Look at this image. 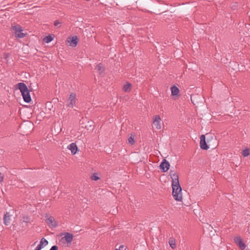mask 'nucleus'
Instances as JSON below:
<instances>
[{
	"label": "nucleus",
	"mask_w": 250,
	"mask_h": 250,
	"mask_svg": "<svg viewBox=\"0 0 250 250\" xmlns=\"http://www.w3.org/2000/svg\"><path fill=\"white\" fill-rule=\"evenodd\" d=\"M172 195L176 201H181L182 200V188L179 181L172 182Z\"/></svg>",
	"instance_id": "f257e3e1"
},
{
	"label": "nucleus",
	"mask_w": 250,
	"mask_h": 250,
	"mask_svg": "<svg viewBox=\"0 0 250 250\" xmlns=\"http://www.w3.org/2000/svg\"><path fill=\"white\" fill-rule=\"evenodd\" d=\"M17 86L21 93L24 101L27 103H30L31 101V98L26 85L23 83H20Z\"/></svg>",
	"instance_id": "f03ea898"
},
{
	"label": "nucleus",
	"mask_w": 250,
	"mask_h": 250,
	"mask_svg": "<svg viewBox=\"0 0 250 250\" xmlns=\"http://www.w3.org/2000/svg\"><path fill=\"white\" fill-rule=\"evenodd\" d=\"M62 235H63L61 239L60 242L63 245H68L71 244L73 238L72 234L69 232H65Z\"/></svg>",
	"instance_id": "7ed1b4c3"
},
{
	"label": "nucleus",
	"mask_w": 250,
	"mask_h": 250,
	"mask_svg": "<svg viewBox=\"0 0 250 250\" xmlns=\"http://www.w3.org/2000/svg\"><path fill=\"white\" fill-rule=\"evenodd\" d=\"M45 217L46 218V222L49 227L55 228L58 226L57 222L53 216L46 214L45 215Z\"/></svg>",
	"instance_id": "20e7f679"
},
{
	"label": "nucleus",
	"mask_w": 250,
	"mask_h": 250,
	"mask_svg": "<svg viewBox=\"0 0 250 250\" xmlns=\"http://www.w3.org/2000/svg\"><path fill=\"white\" fill-rule=\"evenodd\" d=\"M234 242L239 247L241 250H244L246 248V245L244 243L242 238L240 236L235 237L234 239Z\"/></svg>",
	"instance_id": "39448f33"
},
{
	"label": "nucleus",
	"mask_w": 250,
	"mask_h": 250,
	"mask_svg": "<svg viewBox=\"0 0 250 250\" xmlns=\"http://www.w3.org/2000/svg\"><path fill=\"white\" fill-rule=\"evenodd\" d=\"M76 94L72 93L67 100V106L73 108L76 104Z\"/></svg>",
	"instance_id": "423d86ee"
},
{
	"label": "nucleus",
	"mask_w": 250,
	"mask_h": 250,
	"mask_svg": "<svg viewBox=\"0 0 250 250\" xmlns=\"http://www.w3.org/2000/svg\"><path fill=\"white\" fill-rule=\"evenodd\" d=\"M78 41L77 36H74L72 37H68L67 39L66 42L68 43V45L71 47H76L78 44Z\"/></svg>",
	"instance_id": "0eeeda50"
},
{
	"label": "nucleus",
	"mask_w": 250,
	"mask_h": 250,
	"mask_svg": "<svg viewBox=\"0 0 250 250\" xmlns=\"http://www.w3.org/2000/svg\"><path fill=\"white\" fill-rule=\"evenodd\" d=\"M153 123L157 129L161 128V118L160 115H156L153 117Z\"/></svg>",
	"instance_id": "6e6552de"
},
{
	"label": "nucleus",
	"mask_w": 250,
	"mask_h": 250,
	"mask_svg": "<svg viewBox=\"0 0 250 250\" xmlns=\"http://www.w3.org/2000/svg\"><path fill=\"white\" fill-rule=\"evenodd\" d=\"M15 30V35L19 38H22L25 36V34L22 33L21 27L19 26H15L14 27Z\"/></svg>",
	"instance_id": "1a4fd4ad"
},
{
	"label": "nucleus",
	"mask_w": 250,
	"mask_h": 250,
	"mask_svg": "<svg viewBox=\"0 0 250 250\" xmlns=\"http://www.w3.org/2000/svg\"><path fill=\"white\" fill-rule=\"evenodd\" d=\"M160 167L163 172H166L169 169L170 164L166 159H164L161 162Z\"/></svg>",
	"instance_id": "9d476101"
},
{
	"label": "nucleus",
	"mask_w": 250,
	"mask_h": 250,
	"mask_svg": "<svg viewBox=\"0 0 250 250\" xmlns=\"http://www.w3.org/2000/svg\"><path fill=\"white\" fill-rule=\"evenodd\" d=\"M200 147L204 150H207L209 147L207 145L206 142V138L205 135H202L200 137Z\"/></svg>",
	"instance_id": "9b49d317"
},
{
	"label": "nucleus",
	"mask_w": 250,
	"mask_h": 250,
	"mask_svg": "<svg viewBox=\"0 0 250 250\" xmlns=\"http://www.w3.org/2000/svg\"><path fill=\"white\" fill-rule=\"evenodd\" d=\"M12 220V215L9 212H6L4 215L3 220L5 225L8 226L10 225Z\"/></svg>",
	"instance_id": "f8f14e48"
},
{
	"label": "nucleus",
	"mask_w": 250,
	"mask_h": 250,
	"mask_svg": "<svg viewBox=\"0 0 250 250\" xmlns=\"http://www.w3.org/2000/svg\"><path fill=\"white\" fill-rule=\"evenodd\" d=\"M169 175L172 179V182H176L179 181V177L174 170L170 169L169 171Z\"/></svg>",
	"instance_id": "ddd939ff"
},
{
	"label": "nucleus",
	"mask_w": 250,
	"mask_h": 250,
	"mask_svg": "<svg viewBox=\"0 0 250 250\" xmlns=\"http://www.w3.org/2000/svg\"><path fill=\"white\" fill-rule=\"evenodd\" d=\"M67 148L69 149L72 154H75L77 151L78 147L77 145L75 143H71L68 146Z\"/></svg>",
	"instance_id": "4468645a"
},
{
	"label": "nucleus",
	"mask_w": 250,
	"mask_h": 250,
	"mask_svg": "<svg viewBox=\"0 0 250 250\" xmlns=\"http://www.w3.org/2000/svg\"><path fill=\"white\" fill-rule=\"evenodd\" d=\"M171 95L173 96H176L179 93V88L176 86H172L171 87Z\"/></svg>",
	"instance_id": "2eb2a0df"
},
{
	"label": "nucleus",
	"mask_w": 250,
	"mask_h": 250,
	"mask_svg": "<svg viewBox=\"0 0 250 250\" xmlns=\"http://www.w3.org/2000/svg\"><path fill=\"white\" fill-rule=\"evenodd\" d=\"M131 89V85L130 83H127L124 85L123 90L125 92H129Z\"/></svg>",
	"instance_id": "dca6fc26"
},
{
	"label": "nucleus",
	"mask_w": 250,
	"mask_h": 250,
	"mask_svg": "<svg viewBox=\"0 0 250 250\" xmlns=\"http://www.w3.org/2000/svg\"><path fill=\"white\" fill-rule=\"evenodd\" d=\"M96 69L99 72L100 74L104 72V68L102 63H99L96 66Z\"/></svg>",
	"instance_id": "f3484780"
},
{
	"label": "nucleus",
	"mask_w": 250,
	"mask_h": 250,
	"mask_svg": "<svg viewBox=\"0 0 250 250\" xmlns=\"http://www.w3.org/2000/svg\"><path fill=\"white\" fill-rule=\"evenodd\" d=\"M168 243L170 247L172 249H174L176 248L175 240L173 238H170L169 239Z\"/></svg>",
	"instance_id": "a211bd4d"
},
{
	"label": "nucleus",
	"mask_w": 250,
	"mask_h": 250,
	"mask_svg": "<svg viewBox=\"0 0 250 250\" xmlns=\"http://www.w3.org/2000/svg\"><path fill=\"white\" fill-rule=\"evenodd\" d=\"M53 40V38L51 35L46 36L43 39V42L45 43H49Z\"/></svg>",
	"instance_id": "6ab92c4d"
},
{
	"label": "nucleus",
	"mask_w": 250,
	"mask_h": 250,
	"mask_svg": "<svg viewBox=\"0 0 250 250\" xmlns=\"http://www.w3.org/2000/svg\"><path fill=\"white\" fill-rule=\"evenodd\" d=\"M242 154L244 157H247L250 154V149L246 148L242 152Z\"/></svg>",
	"instance_id": "aec40b11"
},
{
	"label": "nucleus",
	"mask_w": 250,
	"mask_h": 250,
	"mask_svg": "<svg viewBox=\"0 0 250 250\" xmlns=\"http://www.w3.org/2000/svg\"><path fill=\"white\" fill-rule=\"evenodd\" d=\"M48 243V241L44 238H42L40 243L43 247L46 246Z\"/></svg>",
	"instance_id": "412c9836"
},
{
	"label": "nucleus",
	"mask_w": 250,
	"mask_h": 250,
	"mask_svg": "<svg viewBox=\"0 0 250 250\" xmlns=\"http://www.w3.org/2000/svg\"><path fill=\"white\" fill-rule=\"evenodd\" d=\"M128 142L131 145H134L135 142L134 137L132 136H130L128 139Z\"/></svg>",
	"instance_id": "4be33fe9"
},
{
	"label": "nucleus",
	"mask_w": 250,
	"mask_h": 250,
	"mask_svg": "<svg viewBox=\"0 0 250 250\" xmlns=\"http://www.w3.org/2000/svg\"><path fill=\"white\" fill-rule=\"evenodd\" d=\"M91 179L94 181H97L100 179L99 177L98 176L97 174L94 173L91 176Z\"/></svg>",
	"instance_id": "5701e85b"
},
{
	"label": "nucleus",
	"mask_w": 250,
	"mask_h": 250,
	"mask_svg": "<svg viewBox=\"0 0 250 250\" xmlns=\"http://www.w3.org/2000/svg\"><path fill=\"white\" fill-rule=\"evenodd\" d=\"M9 15V14L5 11H3V10H1V16H4L5 17H7Z\"/></svg>",
	"instance_id": "b1692460"
},
{
	"label": "nucleus",
	"mask_w": 250,
	"mask_h": 250,
	"mask_svg": "<svg viewBox=\"0 0 250 250\" xmlns=\"http://www.w3.org/2000/svg\"><path fill=\"white\" fill-rule=\"evenodd\" d=\"M115 250H125V249L124 245H121L119 249H116Z\"/></svg>",
	"instance_id": "393cba45"
},
{
	"label": "nucleus",
	"mask_w": 250,
	"mask_h": 250,
	"mask_svg": "<svg viewBox=\"0 0 250 250\" xmlns=\"http://www.w3.org/2000/svg\"><path fill=\"white\" fill-rule=\"evenodd\" d=\"M60 24V22L58 20H56L54 21V25L55 26H58L59 24Z\"/></svg>",
	"instance_id": "a878e982"
},
{
	"label": "nucleus",
	"mask_w": 250,
	"mask_h": 250,
	"mask_svg": "<svg viewBox=\"0 0 250 250\" xmlns=\"http://www.w3.org/2000/svg\"><path fill=\"white\" fill-rule=\"evenodd\" d=\"M58 248L57 246H53L49 250H58Z\"/></svg>",
	"instance_id": "bb28decb"
},
{
	"label": "nucleus",
	"mask_w": 250,
	"mask_h": 250,
	"mask_svg": "<svg viewBox=\"0 0 250 250\" xmlns=\"http://www.w3.org/2000/svg\"><path fill=\"white\" fill-rule=\"evenodd\" d=\"M42 248L43 247L40 244L37 246L36 249L37 250H41Z\"/></svg>",
	"instance_id": "cd10ccee"
},
{
	"label": "nucleus",
	"mask_w": 250,
	"mask_h": 250,
	"mask_svg": "<svg viewBox=\"0 0 250 250\" xmlns=\"http://www.w3.org/2000/svg\"><path fill=\"white\" fill-rule=\"evenodd\" d=\"M2 180H3V177L1 176V179H0L1 182L2 181Z\"/></svg>",
	"instance_id": "c85d7f7f"
},
{
	"label": "nucleus",
	"mask_w": 250,
	"mask_h": 250,
	"mask_svg": "<svg viewBox=\"0 0 250 250\" xmlns=\"http://www.w3.org/2000/svg\"><path fill=\"white\" fill-rule=\"evenodd\" d=\"M35 250H37L36 249Z\"/></svg>",
	"instance_id": "c756f323"
}]
</instances>
